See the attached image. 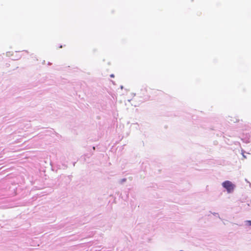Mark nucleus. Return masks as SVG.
<instances>
[{
	"mask_svg": "<svg viewBox=\"0 0 251 251\" xmlns=\"http://www.w3.org/2000/svg\"><path fill=\"white\" fill-rule=\"evenodd\" d=\"M248 223H249V225L251 226V221H249Z\"/></svg>",
	"mask_w": 251,
	"mask_h": 251,
	"instance_id": "nucleus-2",
	"label": "nucleus"
},
{
	"mask_svg": "<svg viewBox=\"0 0 251 251\" xmlns=\"http://www.w3.org/2000/svg\"><path fill=\"white\" fill-rule=\"evenodd\" d=\"M222 186L226 189V191L229 193L233 192L235 187V185L231 182L228 180L223 182Z\"/></svg>",
	"mask_w": 251,
	"mask_h": 251,
	"instance_id": "nucleus-1",
	"label": "nucleus"
},
{
	"mask_svg": "<svg viewBox=\"0 0 251 251\" xmlns=\"http://www.w3.org/2000/svg\"><path fill=\"white\" fill-rule=\"evenodd\" d=\"M110 76H111V77H114V75H110Z\"/></svg>",
	"mask_w": 251,
	"mask_h": 251,
	"instance_id": "nucleus-3",
	"label": "nucleus"
}]
</instances>
